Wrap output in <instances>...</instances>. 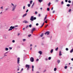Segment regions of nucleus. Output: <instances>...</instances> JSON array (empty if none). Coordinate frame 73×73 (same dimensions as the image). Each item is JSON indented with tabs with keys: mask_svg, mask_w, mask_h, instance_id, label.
Returning <instances> with one entry per match:
<instances>
[{
	"mask_svg": "<svg viewBox=\"0 0 73 73\" xmlns=\"http://www.w3.org/2000/svg\"><path fill=\"white\" fill-rule=\"evenodd\" d=\"M36 17H34L33 16H32L31 17V18L30 19V20L31 21H33L34 20H36Z\"/></svg>",
	"mask_w": 73,
	"mask_h": 73,
	"instance_id": "f257e3e1",
	"label": "nucleus"
},
{
	"mask_svg": "<svg viewBox=\"0 0 73 73\" xmlns=\"http://www.w3.org/2000/svg\"><path fill=\"white\" fill-rule=\"evenodd\" d=\"M16 6H17L16 5H14V6L13 7L12 9V11H13L14 12V11H15V9H16Z\"/></svg>",
	"mask_w": 73,
	"mask_h": 73,
	"instance_id": "f03ea898",
	"label": "nucleus"
},
{
	"mask_svg": "<svg viewBox=\"0 0 73 73\" xmlns=\"http://www.w3.org/2000/svg\"><path fill=\"white\" fill-rule=\"evenodd\" d=\"M14 28H15V27L11 26L10 27V29H9V31H12V29H14Z\"/></svg>",
	"mask_w": 73,
	"mask_h": 73,
	"instance_id": "7ed1b4c3",
	"label": "nucleus"
},
{
	"mask_svg": "<svg viewBox=\"0 0 73 73\" xmlns=\"http://www.w3.org/2000/svg\"><path fill=\"white\" fill-rule=\"evenodd\" d=\"M29 65H28V64H26L25 66L26 68H27V70H29Z\"/></svg>",
	"mask_w": 73,
	"mask_h": 73,
	"instance_id": "20e7f679",
	"label": "nucleus"
},
{
	"mask_svg": "<svg viewBox=\"0 0 73 73\" xmlns=\"http://www.w3.org/2000/svg\"><path fill=\"white\" fill-rule=\"evenodd\" d=\"M30 61L31 62H33L34 61V58L33 57H31L30 58Z\"/></svg>",
	"mask_w": 73,
	"mask_h": 73,
	"instance_id": "39448f33",
	"label": "nucleus"
},
{
	"mask_svg": "<svg viewBox=\"0 0 73 73\" xmlns=\"http://www.w3.org/2000/svg\"><path fill=\"white\" fill-rule=\"evenodd\" d=\"M17 64H19L20 63V58H17Z\"/></svg>",
	"mask_w": 73,
	"mask_h": 73,
	"instance_id": "423d86ee",
	"label": "nucleus"
},
{
	"mask_svg": "<svg viewBox=\"0 0 73 73\" xmlns=\"http://www.w3.org/2000/svg\"><path fill=\"white\" fill-rule=\"evenodd\" d=\"M35 30H36V29H35V28H34L31 31L32 33H33V31H35Z\"/></svg>",
	"mask_w": 73,
	"mask_h": 73,
	"instance_id": "0eeeda50",
	"label": "nucleus"
},
{
	"mask_svg": "<svg viewBox=\"0 0 73 73\" xmlns=\"http://www.w3.org/2000/svg\"><path fill=\"white\" fill-rule=\"evenodd\" d=\"M47 34V35H48L49 34V32L48 31H47L45 33V35H46Z\"/></svg>",
	"mask_w": 73,
	"mask_h": 73,
	"instance_id": "6e6552de",
	"label": "nucleus"
},
{
	"mask_svg": "<svg viewBox=\"0 0 73 73\" xmlns=\"http://www.w3.org/2000/svg\"><path fill=\"white\" fill-rule=\"evenodd\" d=\"M23 23H28V22L26 21H23Z\"/></svg>",
	"mask_w": 73,
	"mask_h": 73,
	"instance_id": "1a4fd4ad",
	"label": "nucleus"
},
{
	"mask_svg": "<svg viewBox=\"0 0 73 73\" xmlns=\"http://www.w3.org/2000/svg\"><path fill=\"white\" fill-rule=\"evenodd\" d=\"M27 13H26L25 14L23 15V17H25V16H27Z\"/></svg>",
	"mask_w": 73,
	"mask_h": 73,
	"instance_id": "9d476101",
	"label": "nucleus"
},
{
	"mask_svg": "<svg viewBox=\"0 0 73 73\" xmlns=\"http://www.w3.org/2000/svg\"><path fill=\"white\" fill-rule=\"evenodd\" d=\"M46 19H47V15H46V16L44 18V21H45V20H46Z\"/></svg>",
	"mask_w": 73,
	"mask_h": 73,
	"instance_id": "9b49d317",
	"label": "nucleus"
},
{
	"mask_svg": "<svg viewBox=\"0 0 73 73\" xmlns=\"http://www.w3.org/2000/svg\"><path fill=\"white\" fill-rule=\"evenodd\" d=\"M38 53L40 54H42V52H41V51H39L38 52Z\"/></svg>",
	"mask_w": 73,
	"mask_h": 73,
	"instance_id": "f8f14e48",
	"label": "nucleus"
},
{
	"mask_svg": "<svg viewBox=\"0 0 73 73\" xmlns=\"http://www.w3.org/2000/svg\"><path fill=\"white\" fill-rule=\"evenodd\" d=\"M59 56H61V51H60L59 52Z\"/></svg>",
	"mask_w": 73,
	"mask_h": 73,
	"instance_id": "ddd939ff",
	"label": "nucleus"
},
{
	"mask_svg": "<svg viewBox=\"0 0 73 73\" xmlns=\"http://www.w3.org/2000/svg\"><path fill=\"white\" fill-rule=\"evenodd\" d=\"M43 36H44V33H42V34L40 35V36L41 37H43Z\"/></svg>",
	"mask_w": 73,
	"mask_h": 73,
	"instance_id": "4468645a",
	"label": "nucleus"
},
{
	"mask_svg": "<svg viewBox=\"0 0 73 73\" xmlns=\"http://www.w3.org/2000/svg\"><path fill=\"white\" fill-rule=\"evenodd\" d=\"M6 53H7V52H6L5 53L4 56H3V57H5V56H7V55H5Z\"/></svg>",
	"mask_w": 73,
	"mask_h": 73,
	"instance_id": "2eb2a0df",
	"label": "nucleus"
},
{
	"mask_svg": "<svg viewBox=\"0 0 73 73\" xmlns=\"http://www.w3.org/2000/svg\"><path fill=\"white\" fill-rule=\"evenodd\" d=\"M34 68V66L33 65L32 66V71H33V68Z\"/></svg>",
	"mask_w": 73,
	"mask_h": 73,
	"instance_id": "dca6fc26",
	"label": "nucleus"
},
{
	"mask_svg": "<svg viewBox=\"0 0 73 73\" xmlns=\"http://www.w3.org/2000/svg\"><path fill=\"white\" fill-rule=\"evenodd\" d=\"M73 52V48L70 51V53H72Z\"/></svg>",
	"mask_w": 73,
	"mask_h": 73,
	"instance_id": "f3484780",
	"label": "nucleus"
},
{
	"mask_svg": "<svg viewBox=\"0 0 73 73\" xmlns=\"http://www.w3.org/2000/svg\"><path fill=\"white\" fill-rule=\"evenodd\" d=\"M57 62L58 63V64H59V63L60 62V60H58Z\"/></svg>",
	"mask_w": 73,
	"mask_h": 73,
	"instance_id": "a211bd4d",
	"label": "nucleus"
},
{
	"mask_svg": "<svg viewBox=\"0 0 73 73\" xmlns=\"http://www.w3.org/2000/svg\"><path fill=\"white\" fill-rule=\"evenodd\" d=\"M58 48L57 47L56 49H55V50L56 51H57L58 50Z\"/></svg>",
	"mask_w": 73,
	"mask_h": 73,
	"instance_id": "6ab92c4d",
	"label": "nucleus"
},
{
	"mask_svg": "<svg viewBox=\"0 0 73 73\" xmlns=\"http://www.w3.org/2000/svg\"><path fill=\"white\" fill-rule=\"evenodd\" d=\"M53 52V49H52L50 51V53H52Z\"/></svg>",
	"mask_w": 73,
	"mask_h": 73,
	"instance_id": "aec40b11",
	"label": "nucleus"
},
{
	"mask_svg": "<svg viewBox=\"0 0 73 73\" xmlns=\"http://www.w3.org/2000/svg\"><path fill=\"white\" fill-rule=\"evenodd\" d=\"M43 0H38V1L40 3H41V2H42V1Z\"/></svg>",
	"mask_w": 73,
	"mask_h": 73,
	"instance_id": "412c9836",
	"label": "nucleus"
},
{
	"mask_svg": "<svg viewBox=\"0 0 73 73\" xmlns=\"http://www.w3.org/2000/svg\"><path fill=\"white\" fill-rule=\"evenodd\" d=\"M47 9V11H49L50 9H49V8H48Z\"/></svg>",
	"mask_w": 73,
	"mask_h": 73,
	"instance_id": "4be33fe9",
	"label": "nucleus"
},
{
	"mask_svg": "<svg viewBox=\"0 0 73 73\" xmlns=\"http://www.w3.org/2000/svg\"><path fill=\"white\" fill-rule=\"evenodd\" d=\"M28 6L29 7H30L31 6V5L30 4H28Z\"/></svg>",
	"mask_w": 73,
	"mask_h": 73,
	"instance_id": "5701e85b",
	"label": "nucleus"
},
{
	"mask_svg": "<svg viewBox=\"0 0 73 73\" xmlns=\"http://www.w3.org/2000/svg\"><path fill=\"white\" fill-rule=\"evenodd\" d=\"M30 2V4H32V3L33 2V1H31Z\"/></svg>",
	"mask_w": 73,
	"mask_h": 73,
	"instance_id": "b1692460",
	"label": "nucleus"
},
{
	"mask_svg": "<svg viewBox=\"0 0 73 73\" xmlns=\"http://www.w3.org/2000/svg\"><path fill=\"white\" fill-rule=\"evenodd\" d=\"M56 70H57V68H55L54 69V71H56Z\"/></svg>",
	"mask_w": 73,
	"mask_h": 73,
	"instance_id": "393cba45",
	"label": "nucleus"
},
{
	"mask_svg": "<svg viewBox=\"0 0 73 73\" xmlns=\"http://www.w3.org/2000/svg\"><path fill=\"white\" fill-rule=\"evenodd\" d=\"M5 50L7 51L8 50V48H5Z\"/></svg>",
	"mask_w": 73,
	"mask_h": 73,
	"instance_id": "a878e982",
	"label": "nucleus"
},
{
	"mask_svg": "<svg viewBox=\"0 0 73 73\" xmlns=\"http://www.w3.org/2000/svg\"><path fill=\"white\" fill-rule=\"evenodd\" d=\"M50 2H49V4H48V5L49 7L50 6Z\"/></svg>",
	"mask_w": 73,
	"mask_h": 73,
	"instance_id": "bb28decb",
	"label": "nucleus"
},
{
	"mask_svg": "<svg viewBox=\"0 0 73 73\" xmlns=\"http://www.w3.org/2000/svg\"><path fill=\"white\" fill-rule=\"evenodd\" d=\"M66 6H67V7H70V4H68L66 5Z\"/></svg>",
	"mask_w": 73,
	"mask_h": 73,
	"instance_id": "cd10ccee",
	"label": "nucleus"
},
{
	"mask_svg": "<svg viewBox=\"0 0 73 73\" xmlns=\"http://www.w3.org/2000/svg\"><path fill=\"white\" fill-rule=\"evenodd\" d=\"M47 21H48L47 20H46V21H45V23H47L48 22H47Z\"/></svg>",
	"mask_w": 73,
	"mask_h": 73,
	"instance_id": "c85d7f7f",
	"label": "nucleus"
},
{
	"mask_svg": "<svg viewBox=\"0 0 73 73\" xmlns=\"http://www.w3.org/2000/svg\"><path fill=\"white\" fill-rule=\"evenodd\" d=\"M29 26L30 28H31L32 27V25H29Z\"/></svg>",
	"mask_w": 73,
	"mask_h": 73,
	"instance_id": "c756f323",
	"label": "nucleus"
},
{
	"mask_svg": "<svg viewBox=\"0 0 73 73\" xmlns=\"http://www.w3.org/2000/svg\"><path fill=\"white\" fill-rule=\"evenodd\" d=\"M23 41H26V39H23Z\"/></svg>",
	"mask_w": 73,
	"mask_h": 73,
	"instance_id": "7c9ffc66",
	"label": "nucleus"
},
{
	"mask_svg": "<svg viewBox=\"0 0 73 73\" xmlns=\"http://www.w3.org/2000/svg\"><path fill=\"white\" fill-rule=\"evenodd\" d=\"M67 66H66L64 67V68L65 69H67Z\"/></svg>",
	"mask_w": 73,
	"mask_h": 73,
	"instance_id": "2f4dec72",
	"label": "nucleus"
},
{
	"mask_svg": "<svg viewBox=\"0 0 73 73\" xmlns=\"http://www.w3.org/2000/svg\"><path fill=\"white\" fill-rule=\"evenodd\" d=\"M48 60H51V57H49L48 58Z\"/></svg>",
	"mask_w": 73,
	"mask_h": 73,
	"instance_id": "473e14b6",
	"label": "nucleus"
},
{
	"mask_svg": "<svg viewBox=\"0 0 73 73\" xmlns=\"http://www.w3.org/2000/svg\"><path fill=\"white\" fill-rule=\"evenodd\" d=\"M68 2L69 3H71V1H70V0H69L68 1Z\"/></svg>",
	"mask_w": 73,
	"mask_h": 73,
	"instance_id": "72a5a7b5",
	"label": "nucleus"
},
{
	"mask_svg": "<svg viewBox=\"0 0 73 73\" xmlns=\"http://www.w3.org/2000/svg\"><path fill=\"white\" fill-rule=\"evenodd\" d=\"M48 26V25H46L45 27V28H46V27H47V26Z\"/></svg>",
	"mask_w": 73,
	"mask_h": 73,
	"instance_id": "f704fd0d",
	"label": "nucleus"
},
{
	"mask_svg": "<svg viewBox=\"0 0 73 73\" xmlns=\"http://www.w3.org/2000/svg\"><path fill=\"white\" fill-rule=\"evenodd\" d=\"M29 11V10L28 9H27L26 11V13H27V12H28Z\"/></svg>",
	"mask_w": 73,
	"mask_h": 73,
	"instance_id": "c9c22d12",
	"label": "nucleus"
},
{
	"mask_svg": "<svg viewBox=\"0 0 73 73\" xmlns=\"http://www.w3.org/2000/svg\"><path fill=\"white\" fill-rule=\"evenodd\" d=\"M31 35H28V37H31Z\"/></svg>",
	"mask_w": 73,
	"mask_h": 73,
	"instance_id": "e433bc0d",
	"label": "nucleus"
},
{
	"mask_svg": "<svg viewBox=\"0 0 73 73\" xmlns=\"http://www.w3.org/2000/svg\"><path fill=\"white\" fill-rule=\"evenodd\" d=\"M66 50H67V51L68 50V48H66Z\"/></svg>",
	"mask_w": 73,
	"mask_h": 73,
	"instance_id": "4c0bfd02",
	"label": "nucleus"
},
{
	"mask_svg": "<svg viewBox=\"0 0 73 73\" xmlns=\"http://www.w3.org/2000/svg\"><path fill=\"white\" fill-rule=\"evenodd\" d=\"M15 42V41L14 40H12V42L14 43Z\"/></svg>",
	"mask_w": 73,
	"mask_h": 73,
	"instance_id": "58836bf2",
	"label": "nucleus"
},
{
	"mask_svg": "<svg viewBox=\"0 0 73 73\" xmlns=\"http://www.w3.org/2000/svg\"><path fill=\"white\" fill-rule=\"evenodd\" d=\"M25 6H24L23 7V9H25Z\"/></svg>",
	"mask_w": 73,
	"mask_h": 73,
	"instance_id": "ea45409f",
	"label": "nucleus"
},
{
	"mask_svg": "<svg viewBox=\"0 0 73 73\" xmlns=\"http://www.w3.org/2000/svg\"><path fill=\"white\" fill-rule=\"evenodd\" d=\"M8 8H6L5 9V12H6V11H7V10H8Z\"/></svg>",
	"mask_w": 73,
	"mask_h": 73,
	"instance_id": "a19ab883",
	"label": "nucleus"
},
{
	"mask_svg": "<svg viewBox=\"0 0 73 73\" xmlns=\"http://www.w3.org/2000/svg\"><path fill=\"white\" fill-rule=\"evenodd\" d=\"M64 4V2L63 1H62L61 4Z\"/></svg>",
	"mask_w": 73,
	"mask_h": 73,
	"instance_id": "79ce46f5",
	"label": "nucleus"
},
{
	"mask_svg": "<svg viewBox=\"0 0 73 73\" xmlns=\"http://www.w3.org/2000/svg\"><path fill=\"white\" fill-rule=\"evenodd\" d=\"M11 5H12V6H13V7H14V4H13V3H11Z\"/></svg>",
	"mask_w": 73,
	"mask_h": 73,
	"instance_id": "37998d69",
	"label": "nucleus"
},
{
	"mask_svg": "<svg viewBox=\"0 0 73 73\" xmlns=\"http://www.w3.org/2000/svg\"><path fill=\"white\" fill-rule=\"evenodd\" d=\"M35 14H37V11H36L35 13Z\"/></svg>",
	"mask_w": 73,
	"mask_h": 73,
	"instance_id": "c03bdc74",
	"label": "nucleus"
},
{
	"mask_svg": "<svg viewBox=\"0 0 73 73\" xmlns=\"http://www.w3.org/2000/svg\"><path fill=\"white\" fill-rule=\"evenodd\" d=\"M36 26H38V23H36Z\"/></svg>",
	"mask_w": 73,
	"mask_h": 73,
	"instance_id": "a18cd8bd",
	"label": "nucleus"
},
{
	"mask_svg": "<svg viewBox=\"0 0 73 73\" xmlns=\"http://www.w3.org/2000/svg\"><path fill=\"white\" fill-rule=\"evenodd\" d=\"M72 11V10H71V9H70L69 11V12H70V11Z\"/></svg>",
	"mask_w": 73,
	"mask_h": 73,
	"instance_id": "49530a36",
	"label": "nucleus"
},
{
	"mask_svg": "<svg viewBox=\"0 0 73 73\" xmlns=\"http://www.w3.org/2000/svg\"><path fill=\"white\" fill-rule=\"evenodd\" d=\"M3 6L1 7H0V9H3Z\"/></svg>",
	"mask_w": 73,
	"mask_h": 73,
	"instance_id": "de8ad7c7",
	"label": "nucleus"
},
{
	"mask_svg": "<svg viewBox=\"0 0 73 73\" xmlns=\"http://www.w3.org/2000/svg\"><path fill=\"white\" fill-rule=\"evenodd\" d=\"M55 12V11H53L52 12V13H54Z\"/></svg>",
	"mask_w": 73,
	"mask_h": 73,
	"instance_id": "09e8293b",
	"label": "nucleus"
},
{
	"mask_svg": "<svg viewBox=\"0 0 73 73\" xmlns=\"http://www.w3.org/2000/svg\"><path fill=\"white\" fill-rule=\"evenodd\" d=\"M38 60H39V59H37L36 60V61H38Z\"/></svg>",
	"mask_w": 73,
	"mask_h": 73,
	"instance_id": "8fccbe9b",
	"label": "nucleus"
},
{
	"mask_svg": "<svg viewBox=\"0 0 73 73\" xmlns=\"http://www.w3.org/2000/svg\"><path fill=\"white\" fill-rule=\"evenodd\" d=\"M9 49H10L11 50V49H12V48L11 47H9Z\"/></svg>",
	"mask_w": 73,
	"mask_h": 73,
	"instance_id": "3c124183",
	"label": "nucleus"
},
{
	"mask_svg": "<svg viewBox=\"0 0 73 73\" xmlns=\"http://www.w3.org/2000/svg\"><path fill=\"white\" fill-rule=\"evenodd\" d=\"M65 1L66 3H67V2H68V0H65Z\"/></svg>",
	"mask_w": 73,
	"mask_h": 73,
	"instance_id": "603ef678",
	"label": "nucleus"
},
{
	"mask_svg": "<svg viewBox=\"0 0 73 73\" xmlns=\"http://www.w3.org/2000/svg\"><path fill=\"white\" fill-rule=\"evenodd\" d=\"M18 27V25H16L14 27V28H15V27Z\"/></svg>",
	"mask_w": 73,
	"mask_h": 73,
	"instance_id": "864d4df0",
	"label": "nucleus"
},
{
	"mask_svg": "<svg viewBox=\"0 0 73 73\" xmlns=\"http://www.w3.org/2000/svg\"><path fill=\"white\" fill-rule=\"evenodd\" d=\"M44 25H42L40 27V28H41L42 27H43V26Z\"/></svg>",
	"mask_w": 73,
	"mask_h": 73,
	"instance_id": "5fc2aeb1",
	"label": "nucleus"
},
{
	"mask_svg": "<svg viewBox=\"0 0 73 73\" xmlns=\"http://www.w3.org/2000/svg\"><path fill=\"white\" fill-rule=\"evenodd\" d=\"M33 5H35V3H34L32 5V7H33Z\"/></svg>",
	"mask_w": 73,
	"mask_h": 73,
	"instance_id": "6e6d98bb",
	"label": "nucleus"
},
{
	"mask_svg": "<svg viewBox=\"0 0 73 73\" xmlns=\"http://www.w3.org/2000/svg\"><path fill=\"white\" fill-rule=\"evenodd\" d=\"M23 68H22L21 70V71H23Z\"/></svg>",
	"mask_w": 73,
	"mask_h": 73,
	"instance_id": "4d7b16f0",
	"label": "nucleus"
},
{
	"mask_svg": "<svg viewBox=\"0 0 73 73\" xmlns=\"http://www.w3.org/2000/svg\"><path fill=\"white\" fill-rule=\"evenodd\" d=\"M41 16V15L40 14H39L38 16L40 17Z\"/></svg>",
	"mask_w": 73,
	"mask_h": 73,
	"instance_id": "13d9d810",
	"label": "nucleus"
},
{
	"mask_svg": "<svg viewBox=\"0 0 73 73\" xmlns=\"http://www.w3.org/2000/svg\"><path fill=\"white\" fill-rule=\"evenodd\" d=\"M25 28H23V30L24 31V30H25Z\"/></svg>",
	"mask_w": 73,
	"mask_h": 73,
	"instance_id": "bf43d9fd",
	"label": "nucleus"
},
{
	"mask_svg": "<svg viewBox=\"0 0 73 73\" xmlns=\"http://www.w3.org/2000/svg\"><path fill=\"white\" fill-rule=\"evenodd\" d=\"M53 7H52L51 8V10H53Z\"/></svg>",
	"mask_w": 73,
	"mask_h": 73,
	"instance_id": "052dcab7",
	"label": "nucleus"
},
{
	"mask_svg": "<svg viewBox=\"0 0 73 73\" xmlns=\"http://www.w3.org/2000/svg\"><path fill=\"white\" fill-rule=\"evenodd\" d=\"M19 35H20V33H18V36H19Z\"/></svg>",
	"mask_w": 73,
	"mask_h": 73,
	"instance_id": "680f3d73",
	"label": "nucleus"
},
{
	"mask_svg": "<svg viewBox=\"0 0 73 73\" xmlns=\"http://www.w3.org/2000/svg\"><path fill=\"white\" fill-rule=\"evenodd\" d=\"M20 69H19V68H18V69H17V71H19V70Z\"/></svg>",
	"mask_w": 73,
	"mask_h": 73,
	"instance_id": "e2e57ef3",
	"label": "nucleus"
},
{
	"mask_svg": "<svg viewBox=\"0 0 73 73\" xmlns=\"http://www.w3.org/2000/svg\"><path fill=\"white\" fill-rule=\"evenodd\" d=\"M32 46V44H31L30 45V46Z\"/></svg>",
	"mask_w": 73,
	"mask_h": 73,
	"instance_id": "0e129e2a",
	"label": "nucleus"
},
{
	"mask_svg": "<svg viewBox=\"0 0 73 73\" xmlns=\"http://www.w3.org/2000/svg\"><path fill=\"white\" fill-rule=\"evenodd\" d=\"M71 60L72 61H73V58H72L71 59Z\"/></svg>",
	"mask_w": 73,
	"mask_h": 73,
	"instance_id": "69168bd1",
	"label": "nucleus"
},
{
	"mask_svg": "<svg viewBox=\"0 0 73 73\" xmlns=\"http://www.w3.org/2000/svg\"><path fill=\"white\" fill-rule=\"evenodd\" d=\"M40 9H41V10H42V8H40Z\"/></svg>",
	"mask_w": 73,
	"mask_h": 73,
	"instance_id": "338daca9",
	"label": "nucleus"
},
{
	"mask_svg": "<svg viewBox=\"0 0 73 73\" xmlns=\"http://www.w3.org/2000/svg\"><path fill=\"white\" fill-rule=\"evenodd\" d=\"M2 12H1V13H0V15H1V13H2Z\"/></svg>",
	"mask_w": 73,
	"mask_h": 73,
	"instance_id": "774afa93",
	"label": "nucleus"
}]
</instances>
